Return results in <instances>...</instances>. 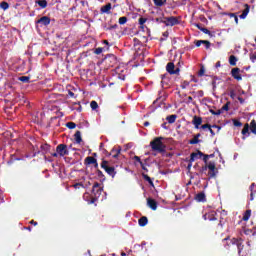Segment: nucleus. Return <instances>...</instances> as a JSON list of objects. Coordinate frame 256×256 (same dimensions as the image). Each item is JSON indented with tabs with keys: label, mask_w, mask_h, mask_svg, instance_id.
Returning <instances> with one entry per match:
<instances>
[{
	"label": "nucleus",
	"mask_w": 256,
	"mask_h": 256,
	"mask_svg": "<svg viewBox=\"0 0 256 256\" xmlns=\"http://www.w3.org/2000/svg\"><path fill=\"white\" fill-rule=\"evenodd\" d=\"M200 157H203V153L197 152V153H192L190 161H195V159H200Z\"/></svg>",
	"instance_id": "f8f14e48"
},
{
	"label": "nucleus",
	"mask_w": 256,
	"mask_h": 256,
	"mask_svg": "<svg viewBox=\"0 0 256 256\" xmlns=\"http://www.w3.org/2000/svg\"><path fill=\"white\" fill-rule=\"evenodd\" d=\"M64 155H65V144H60L56 149V153L53 154V157H64Z\"/></svg>",
	"instance_id": "7ed1b4c3"
},
{
	"label": "nucleus",
	"mask_w": 256,
	"mask_h": 256,
	"mask_svg": "<svg viewBox=\"0 0 256 256\" xmlns=\"http://www.w3.org/2000/svg\"><path fill=\"white\" fill-rule=\"evenodd\" d=\"M138 223H139L140 227H145V225H147V223H148L147 217L140 218Z\"/></svg>",
	"instance_id": "2eb2a0df"
},
{
	"label": "nucleus",
	"mask_w": 256,
	"mask_h": 256,
	"mask_svg": "<svg viewBox=\"0 0 256 256\" xmlns=\"http://www.w3.org/2000/svg\"><path fill=\"white\" fill-rule=\"evenodd\" d=\"M196 201L202 202L205 201V194L204 193H199L195 196Z\"/></svg>",
	"instance_id": "dca6fc26"
},
{
	"label": "nucleus",
	"mask_w": 256,
	"mask_h": 256,
	"mask_svg": "<svg viewBox=\"0 0 256 256\" xmlns=\"http://www.w3.org/2000/svg\"><path fill=\"white\" fill-rule=\"evenodd\" d=\"M135 160H136V161H141V159L139 158V156H135Z\"/></svg>",
	"instance_id": "8fccbe9b"
},
{
	"label": "nucleus",
	"mask_w": 256,
	"mask_h": 256,
	"mask_svg": "<svg viewBox=\"0 0 256 256\" xmlns=\"http://www.w3.org/2000/svg\"><path fill=\"white\" fill-rule=\"evenodd\" d=\"M208 156H209V158H211V157H214L215 155L211 154V155H208Z\"/></svg>",
	"instance_id": "6e6d98bb"
},
{
	"label": "nucleus",
	"mask_w": 256,
	"mask_h": 256,
	"mask_svg": "<svg viewBox=\"0 0 256 256\" xmlns=\"http://www.w3.org/2000/svg\"><path fill=\"white\" fill-rule=\"evenodd\" d=\"M105 45H109V42L107 40H104Z\"/></svg>",
	"instance_id": "864d4df0"
},
{
	"label": "nucleus",
	"mask_w": 256,
	"mask_h": 256,
	"mask_svg": "<svg viewBox=\"0 0 256 256\" xmlns=\"http://www.w3.org/2000/svg\"><path fill=\"white\" fill-rule=\"evenodd\" d=\"M42 149H44L45 151H47V149H49V145L45 144L44 146H42Z\"/></svg>",
	"instance_id": "37998d69"
},
{
	"label": "nucleus",
	"mask_w": 256,
	"mask_h": 256,
	"mask_svg": "<svg viewBox=\"0 0 256 256\" xmlns=\"http://www.w3.org/2000/svg\"><path fill=\"white\" fill-rule=\"evenodd\" d=\"M119 153H121V150L120 149H113L111 151V155L114 159H117V157H119Z\"/></svg>",
	"instance_id": "f3484780"
},
{
	"label": "nucleus",
	"mask_w": 256,
	"mask_h": 256,
	"mask_svg": "<svg viewBox=\"0 0 256 256\" xmlns=\"http://www.w3.org/2000/svg\"><path fill=\"white\" fill-rule=\"evenodd\" d=\"M235 23H239V18H237V16H235Z\"/></svg>",
	"instance_id": "de8ad7c7"
},
{
	"label": "nucleus",
	"mask_w": 256,
	"mask_h": 256,
	"mask_svg": "<svg viewBox=\"0 0 256 256\" xmlns=\"http://www.w3.org/2000/svg\"><path fill=\"white\" fill-rule=\"evenodd\" d=\"M201 123H203L201 117L195 116L193 119V124L195 125L196 129H199V125H201Z\"/></svg>",
	"instance_id": "9b49d317"
},
{
	"label": "nucleus",
	"mask_w": 256,
	"mask_h": 256,
	"mask_svg": "<svg viewBox=\"0 0 256 256\" xmlns=\"http://www.w3.org/2000/svg\"><path fill=\"white\" fill-rule=\"evenodd\" d=\"M231 97H234V94H233V93L231 94Z\"/></svg>",
	"instance_id": "4d7b16f0"
},
{
	"label": "nucleus",
	"mask_w": 256,
	"mask_h": 256,
	"mask_svg": "<svg viewBox=\"0 0 256 256\" xmlns=\"http://www.w3.org/2000/svg\"><path fill=\"white\" fill-rule=\"evenodd\" d=\"M249 133V124H245L242 130V135H247Z\"/></svg>",
	"instance_id": "bb28decb"
},
{
	"label": "nucleus",
	"mask_w": 256,
	"mask_h": 256,
	"mask_svg": "<svg viewBox=\"0 0 256 256\" xmlns=\"http://www.w3.org/2000/svg\"><path fill=\"white\" fill-rule=\"evenodd\" d=\"M167 25H171V26L177 25V19L174 17L168 18Z\"/></svg>",
	"instance_id": "a211bd4d"
},
{
	"label": "nucleus",
	"mask_w": 256,
	"mask_h": 256,
	"mask_svg": "<svg viewBox=\"0 0 256 256\" xmlns=\"http://www.w3.org/2000/svg\"><path fill=\"white\" fill-rule=\"evenodd\" d=\"M144 178L146 179V181H149L151 185H153V182L151 181V178L149 176H144Z\"/></svg>",
	"instance_id": "58836bf2"
},
{
	"label": "nucleus",
	"mask_w": 256,
	"mask_h": 256,
	"mask_svg": "<svg viewBox=\"0 0 256 256\" xmlns=\"http://www.w3.org/2000/svg\"><path fill=\"white\" fill-rule=\"evenodd\" d=\"M166 70L170 73V75H177V73H179V69L175 70V64H173V62L167 64Z\"/></svg>",
	"instance_id": "20e7f679"
},
{
	"label": "nucleus",
	"mask_w": 256,
	"mask_h": 256,
	"mask_svg": "<svg viewBox=\"0 0 256 256\" xmlns=\"http://www.w3.org/2000/svg\"><path fill=\"white\" fill-rule=\"evenodd\" d=\"M145 127H149V122L144 123Z\"/></svg>",
	"instance_id": "603ef678"
},
{
	"label": "nucleus",
	"mask_w": 256,
	"mask_h": 256,
	"mask_svg": "<svg viewBox=\"0 0 256 256\" xmlns=\"http://www.w3.org/2000/svg\"><path fill=\"white\" fill-rule=\"evenodd\" d=\"M251 217V210H247L245 213H244V216H243V221H249V218Z\"/></svg>",
	"instance_id": "412c9836"
},
{
	"label": "nucleus",
	"mask_w": 256,
	"mask_h": 256,
	"mask_svg": "<svg viewBox=\"0 0 256 256\" xmlns=\"http://www.w3.org/2000/svg\"><path fill=\"white\" fill-rule=\"evenodd\" d=\"M122 256H125V253H122Z\"/></svg>",
	"instance_id": "13d9d810"
},
{
	"label": "nucleus",
	"mask_w": 256,
	"mask_h": 256,
	"mask_svg": "<svg viewBox=\"0 0 256 256\" xmlns=\"http://www.w3.org/2000/svg\"><path fill=\"white\" fill-rule=\"evenodd\" d=\"M38 23H43V25H49V23H51V19L47 16H43L38 20Z\"/></svg>",
	"instance_id": "9d476101"
},
{
	"label": "nucleus",
	"mask_w": 256,
	"mask_h": 256,
	"mask_svg": "<svg viewBox=\"0 0 256 256\" xmlns=\"http://www.w3.org/2000/svg\"><path fill=\"white\" fill-rule=\"evenodd\" d=\"M250 131H252L254 133V135H256V122L255 120H252L250 123Z\"/></svg>",
	"instance_id": "aec40b11"
},
{
	"label": "nucleus",
	"mask_w": 256,
	"mask_h": 256,
	"mask_svg": "<svg viewBox=\"0 0 256 256\" xmlns=\"http://www.w3.org/2000/svg\"><path fill=\"white\" fill-rule=\"evenodd\" d=\"M101 53H103V48H96L95 54L96 55H101Z\"/></svg>",
	"instance_id": "f704fd0d"
},
{
	"label": "nucleus",
	"mask_w": 256,
	"mask_h": 256,
	"mask_svg": "<svg viewBox=\"0 0 256 256\" xmlns=\"http://www.w3.org/2000/svg\"><path fill=\"white\" fill-rule=\"evenodd\" d=\"M74 137H75L76 143H80L81 142V132H76Z\"/></svg>",
	"instance_id": "393cba45"
},
{
	"label": "nucleus",
	"mask_w": 256,
	"mask_h": 256,
	"mask_svg": "<svg viewBox=\"0 0 256 256\" xmlns=\"http://www.w3.org/2000/svg\"><path fill=\"white\" fill-rule=\"evenodd\" d=\"M69 95H70V97H73L75 94H73V92L69 91Z\"/></svg>",
	"instance_id": "3c124183"
},
{
	"label": "nucleus",
	"mask_w": 256,
	"mask_h": 256,
	"mask_svg": "<svg viewBox=\"0 0 256 256\" xmlns=\"http://www.w3.org/2000/svg\"><path fill=\"white\" fill-rule=\"evenodd\" d=\"M203 129H211V126L209 124H204L202 125Z\"/></svg>",
	"instance_id": "4c0bfd02"
},
{
	"label": "nucleus",
	"mask_w": 256,
	"mask_h": 256,
	"mask_svg": "<svg viewBox=\"0 0 256 256\" xmlns=\"http://www.w3.org/2000/svg\"><path fill=\"white\" fill-rule=\"evenodd\" d=\"M245 9L243 11V13L240 15V19H245L247 17V15H249V5H245Z\"/></svg>",
	"instance_id": "ddd939ff"
},
{
	"label": "nucleus",
	"mask_w": 256,
	"mask_h": 256,
	"mask_svg": "<svg viewBox=\"0 0 256 256\" xmlns=\"http://www.w3.org/2000/svg\"><path fill=\"white\" fill-rule=\"evenodd\" d=\"M37 3L43 9H45V7H47V0H39V1H37Z\"/></svg>",
	"instance_id": "5701e85b"
},
{
	"label": "nucleus",
	"mask_w": 256,
	"mask_h": 256,
	"mask_svg": "<svg viewBox=\"0 0 256 256\" xmlns=\"http://www.w3.org/2000/svg\"><path fill=\"white\" fill-rule=\"evenodd\" d=\"M93 193H94L95 197H99V195H101V187H99V183L94 184Z\"/></svg>",
	"instance_id": "6e6552de"
},
{
	"label": "nucleus",
	"mask_w": 256,
	"mask_h": 256,
	"mask_svg": "<svg viewBox=\"0 0 256 256\" xmlns=\"http://www.w3.org/2000/svg\"><path fill=\"white\" fill-rule=\"evenodd\" d=\"M216 67H221V62H217Z\"/></svg>",
	"instance_id": "09e8293b"
},
{
	"label": "nucleus",
	"mask_w": 256,
	"mask_h": 256,
	"mask_svg": "<svg viewBox=\"0 0 256 256\" xmlns=\"http://www.w3.org/2000/svg\"><path fill=\"white\" fill-rule=\"evenodd\" d=\"M102 13H109L111 11V4H107L101 8Z\"/></svg>",
	"instance_id": "6ab92c4d"
},
{
	"label": "nucleus",
	"mask_w": 256,
	"mask_h": 256,
	"mask_svg": "<svg viewBox=\"0 0 256 256\" xmlns=\"http://www.w3.org/2000/svg\"><path fill=\"white\" fill-rule=\"evenodd\" d=\"M201 31H202L203 33H205L206 35L209 34V31L207 30V28H202Z\"/></svg>",
	"instance_id": "79ce46f5"
},
{
	"label": "nucleus",
	"mask_w": 256,
	"mask_h": 256,
	"mask_svg": "<svg viewBox=\"0 0 256 256\" xmlns=\"http://www.w3.org/2000/svg\"><path fill=\"white\" fill-rule=\"evenodd\" d=\"M163 138L159 137V138H155L151 143V147L153 149V151H165V145L163 144V142L161 141Z\"/></svg>",
	"instance_id": "f257e3e1"
},
{
	"label": "nucleus",
	"mask_w": 256,
	"mask_h": 256,
	"mask_svg": "<svg viewBox=\"0 0 256 256\" xmlns=\"http://www.w3.org/2000/svg\"><path fill=\"white\" fill-rule=\"evenodd\" d=\"M127 23V17H120L119 18V24L120 25H125Z\"/></svg>",
	"instance_id": "2f4dec72"
},
{
	"label": "nucleus",
	"mask_w": 256,
	"mask_h": 256,
	"mask_svg": "<svg viewBox=\"0 0 256 256\" xmlns=\"http://www.w3.org/2000/svg\"><path fill=\"white\" fill-rule=\"evenodd\" d=\"M232 77H234V79H236L237 81H241V73L239 68H233L232 71Z\"/></svg>",
	"instance_id": "39448f33"
},
{
	"label": "nucleus",
	"mask_w": 256,
	"mask_h": 256,
	"mask_svg": "<svg viewBox=\"0 0 256 256\" xmlns=\"http://www.w3.org/2000/svg\"><path fill=\"white\" fill-rule=\"evenodd\" d=\"M101 167L108 173V175H115V168L109 167V162L107 160L102 161Z\"/></svg>",
	"instance_id": "f03ea898"
},
{
	"label": "nucleus",
	"mask_w": 256,
	"mask_h": 256,
	"mask_svg": "<svg viewBox=\"0 0 256 256\" xmlns=\"http://www.w3.org/2000/svg\"><path fill=\"white\" fill-rule=\"evenodd\" d=\"M148 206L150 207V209H152L153 211L157 210V202L153 199H148L147 201Z\"/></svg>",
	"instance_id": "1a4fd4ad"
},
{
	"label": "nucleus",
	"mask_w": 256,
	"mask_h": 256,
	"mask_svg": "<svg viewBox=\"0 0 256 256\" xmlns=\"http://www.w3.org/2000/svg\"><path fill=\"white\" fill-rule=\"evenodd\" d=\"M0 7L4 10L9 9V3L7 2H1Z\"/></svg>",
	"instance_id": "c756f323"
},
{
	"label": "nucleus",
	"mask_w": 256,
	"mask_h": 256,
	"mask_svg": "<svg viewBox=\"0 0 256 256\" xmlns=\"http://www.w3.org/2000/svg\"><path fill=\"white\" fill-rule=\"evenodd\" d=\"M207 168L210 171V176L211 177H215V169H216L215 163L214 162H209L207 164Z\"/></svg>",
	"instance_id": "423d86ee"
},
{
	"label": "nucleus",
	"mask_w": 256,
	"mask_h": 256,
	"mask_svg": "<svg viewBox=\"0 0 256 256\" xmlns=\"http://www.w3.org/2000/svg\"><path fill=\"white\" fill-rule=\"evenodd\" d=\"M31 225H37V222H35L34 220L30 221Z\"/></svg>",
	"instance_id": "a18cd8bd"
},
{
	"label": "nucleus",
	"mask_w": 256,
	"mask_h": 256,
	"mask_svg": "<svg viewBox=\"0 0 256 256\" xmlns=\"http://www.w3.org/2000/svg\"><path fill=\"white\" fill-rule=\"evenodd\" d=\"M177 119V116L171 115L167 117L168 123H175V120Z\"/></svg>",
	"instance_id": "b1692460"
},
{
	"label": "nucleus",
	"mask_w": 256,
	"mask_h": 256,
	"mask_svg": "<svg viewBox=\"0 0 256 256\" xmlns=\"http://www.w3.org/2000/svg\"><path fill=\"white\" fill-rule=\"evenodd\" d=\"M234 125H235V127H241V122L235 120Z\"/></svg>",
	"instance_id": "e433bc0d"
},
{
	"label": "nucleus",
	"mask_w": 256,
	"mask_h": 256,
	"mask_svg": "<svg viewBox=\"0 0 256 256\" xmlns=\"http://www.w3.org/2000/svg\"><path fill=\"white\" fill-rule=\"evenodd\" d=\"M19 81H22V83H29V76H21L19 77Z\"/></svg>",
	"instance_id": "a878e982"
},
{
	"label": "nucleus",
	"mask_w": 256,
	"mask_h": 256,
	"mask_svg": "<svg viewBox=\"0 0 256 256\" xmlns=\"http://www.w3.org/2000/svg\"><path fill=\"white\" fill-rule=\"evenodd\" d=\"M199 74H200L201 76L205 75V68L202 67V68L200 69V73H199Z\"/></svg>",
	"instance_id": "ea45409f"
},
{
	"label": "nucleus",
	"mask_w": 256,
	"mask_h": 256,
	"mask_svg": "<svg viewBox=\"0 0 256 256\" xmlns=\"http://www.w3.org/2000/svg\"><path fill=\"white\" fill-rule=\"evenodd\" d=\"M222 109L224 110V111H229V105H224L223 107H222Z\"/></svg>",
	"instance_id": "a19ab883"
},
{
	"label": "nucleus",
	"mask_w": 256,
	"mask_h": 256,
	"mask_svg": "<svg viewBox=\"0 0 256 256\" xmlns=\"http://www.w3.org/2000/svg\"><path fill=\"white\" fill-rule=\"evenodd\" d=\"M66 127H68V129H75L77 125L74 122H68Z\"/></svg>",
	"instance_id": "c85d7f7f"
},
{
	"label": "nucleus",
	"mask_w": 256,
	"mask_h": 256,
	"mask_svg": "<svg viewBox=\"0 0 256 256\" xmlns=\"http://www.w3.org/2000/svg\"><path fill=\"white\" fill-rule=\"evenodd\" d=\"M154 1V5H156V7H163V5H165V3H167V0H153Z\"/></svg>",
	"instance_id": "4468645a"
},
{
	"label": "nucleus",
	"mask_w": 256,
	"mask_h": 256,
	"mask_svg": "<svg viewBox=\"0 0 256 256\" xmlns=\"http://www.w3.org/2000/svg\"><path fill=\"white\" fill-rule=\"evenodd\" d=\"M214 127V129H218V131H219V129H221V128H219L218 126H213Z\"/></svg>",
	"instance_id": "5fc2aeb1"
},
{
	"label": "nucleus",
	"mask_w": 256,
	"mask_h": 256,
	"mask_svg": "<svg viewBox=\"0 0 256 256\" xmlns=\"http://www.w3.org/2000/svg\"><path fill=\"white\" fill-rule=\"evenodd\" d=\"M201 45H206V49H209V47H211V43L207 40H199L196 42V47H201Z\"/></svg>",
	"instance_id": "0eeeda50"
},
{
	"label": "nucleus",
	"mask_w": 256,
	"mask_h": 256,
	"mask_svg": "<svg viewBox=\"0 0 256 256\" xmlns=\"http://www.w3.org/2000/svg\"><path fill=\"white\" fill-rule=\"evenodd\" d=\"M208 160H209V155H205V156H204V161H205V163H207Z\"/></svg>",
	"instance_id": "c03bdc74"
},
{
	"label": "nucleus",
	"mask_w": 256,
	"mask_h": 256,
	"mask_svg": "<svg viewBox=\"0 0 256 256\" xmlns=\"http://www.w3.org/2000/svg\"><path fill=\"white\" fill-rule=\"evenodd\" d=\"M86 161L89 165L93 164V163H97V160H95V158L93 157H87Z\"/></svg>",
	"instance_id": "cd10ccee"
},
{
	"label": "nucleus",
	"mask_w": 256,
	"mask_h": 256,
	"mask_svg": "<svg viewBox=\"0 0 256 256\" xmlns=\"http://www.w3.org/2000/svg\"><path fill=\"white\" fill-rule=\"evenodd\" d=\"M199 135L197 137H195L193 140L190 141L191 145H195L197 143H199Z\"/></svg>",
	"instance_id": "473e14b6"
},
{
	"label": "nucleus",
	"mask_w": 256,
	"mask_h": 256,
	"mask_svg": "<svg viewBox=\"0 0 256 256\" xmlns=\"http://www.w3.org/2000/svg\"><path fill=\"white\" fill-rule=\"evenodd\" d=\"M81 187H83V184L81 183H77L74 185V189H81Z\"/></svg>",
	"instance_id": "c9c22d12"
},
{
	"label": "nucleus",
	"mask_w": 256,
	"mask_h": 256,
	"mask_svg": "<svg viewBox=\"0 0 256 256\" xmlns=\"http://www.w3.org/2000/svg\"><path fill=\"white\" fill-rule=\"evenodd\" d=\"M145 23H147V19L146 18H140L139 19V24L140 25H145Z\"/></svg>",
	"instance_id": "72a5a7b5"
},
{
	"label": "nucleus",
	"mask_w": 256,
	"mask_h": 256,
	"mask_svg": "<svg viewBox=\"0 0 256 256\" xmlns=\"http://www.w3.org/2000/svg\"><path fill=\"white\" fill-rule=\"evenodd\" d=\"M209 131H210L211 135H215V132H213V129L210 128Z\"/></svg>",
	"instance_id": "49530a36"
},
{
	"label": "nucleus",
	"mask_w": 256,
	"mask_h": 256,
	"mask_svg": "<svg viewBox=\"0 0 256 256\" xmlns=\"http://www.w3.org/2000/svg\"><path fill=\"white\" fill-rule=\"evenodd\" d=\"M90 107H91V109L95 110V109H97L99 107V104H97L96 101H92L90 103Z\"/></svg>",
	"instance_id": "7c9ffc66"
},
{
	"label": "nucleus",
	"mask_w": 256,
	"mask_h": 256,
	"mask_svg": "<svg viewBox=\"0 0 256 256\" xmlns=\"http://www.w3.org/2000/svg\"><path fill=\"white\" fill-rule=\"evenodd\" d=\"M229 63H230V65H233V66L237 65V58L233 55L230 56Z\"/></svg>",
	"instance_id": "4be33fe9"
}]
</instances>
